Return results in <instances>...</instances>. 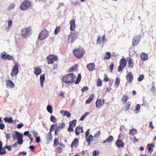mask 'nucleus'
I'll return each instance as SVG.
<instances>
[{"mask_svg":"<svg viewBox=\"0 0 156 156\" xmlns=\"http://www.w3.org/2000/svg\"><path fill=\"white\" fill-rule=\"evenodd\" d=\"M100 131H99L97 133L95 134L93 137L95 138H97L100 135Z\"/></svg>","mask_w":156,"mask_h":156,"instance_id":"51","label":"nucleus"},{"mask_svg":"<svg viewBox=\"0 0 156 156\" xmlns=\"http://www.w3.org/2000/svg\"><path fill=\"white\" fill-rule=\"evenodd\" d=\"M45 75L42 74L41 75L40 77V84L41 87H43L44 86V82L45 80Z\"/></svg>","mask_w":156,"mask_h":156,"instance_id":"23","label":"nucleus"},{"mask_svg":"<svg viewBox=\"0 0 156 156\" xmlns=\"http://www.w3.org/2000/svg\"><path fill=\"white\" fill-rule=\"evenodd\" d=\"M53 54H51L48 56L47 59L48 61L47 63L48 64H52L53 63Z\"/></svg>","mask_w":156,"mask_h":156,"instance_id":"18","label":"nucleus"},{"mask_svg":"<svg viewBox=\"0 0 156 156\" xmlns=\"http://www.w3.org/2000/svg\"><path fill=\"white\" fill-rule=\"evenodd\" d=\"M113 66H114V64L113 63H112L109 66V68L110 69V72H112V71L113 69Z\"/></svg>","mask_w":156,"mask_h":156,"instance_id":"55","label":"nucleus"},{"mask_svg":"<svg viewBox=\"0 0 156 156\" xmlns=\"http://www.w3.org/2000/svg\"><path fill=\"white\" fill-rule=\"evenodd\" d=\"M88 89V88L87 87L85 86L83 87V88L81 90L82 92H84L85 91L87 90Z\"/></svg>","mask_w":156,"mask_h":156,"instance_id":"54","label":"nucleus"},{"mask_svg":"<svg viewBox=\"0 0 156 156\" xmlns=\"http://www.w3.org/2000/svg\"><path fill=\"white\" fill-rule=\"evenodd\" d=\"M10 135V133H8L5 135V137L6 138V139L7 140H10L11 138Z\"/></svg>","mask_w":156,"mask_h":156,"instance_id":"50","label":"nucleus"},{"mask_svg":"<svg viewBox=\"0 0 156 156\" xmlns=\"http://www.w3.org/2000/svg\"><path fill=\"white\" fill-rule=\"evenodd\" d=\"M115 144L118 147H123L124 144L121 140H118L115 142Z\"/></svg>","mask_w":156,"mask_h":156,"instance_id":"21","label":"nucleus"},{"mask_svg":"<svg viewBox=\"0 0 156 156\" xmlns=\"http://www.w3.org/2000/svg\"><path fill=\"white\" fill-rule=\"evenodd\" d=\"M63 151V149L60 147H57L55 149V152L57 153H59Z\"/></svg>","mask_w":156,"mask_h":156,"instance_id":"39","label":"nucleus"},{"mask_svg":"<svg viewBox=\"0 0 156 156\" xmlns=\"http://www.w3.org/2000/svg\"><path fill=\"white\" fill-rule=\"evenodd\" d=\"M53 60L57 61L58 60V58L57 55L53 54Z\"/></svg>","mask_w":156,"mask_h":156,"instance_id":"62","label":"nucleus"},{"mask_svg":"<svg viewBox=\"0 0 156 156\" xmlns=\"http://www.w3.org/2000/svg\"><path fill=\"white\" fill-rule=\"evenodd\" d=\"M144 78V76L143 75H141L139 77L137 78V80L139 81H141Z\"/></svg>","mask_w":156,"mask_h":156,"instance_id":"49","label":"nucleus"},{"mask_svg":"<svg viewBox=\"0 0 156 156\" xmlns=\"http://www.w3.org/2000/svg\"><path fill=\"white\" fill-rule=\"evenodd\" d=\"M126 77L127 81L129 83L132 82L133 80V75L131 72H128Z\"/></svg>","mask_w":156,"mask_h":156,"instance_id":"14","label":"nucleus"},{"mask_svg":"<svg viewBox=\"0 0 156 156\" xmlns=\"http://www.w3.org/2000/svg\"><path fill=\"white\" fill-rule=\"evenodd\" d=\"M87 68L89 71H92L95 69V65L94 63H90L87 65Z\"/></svg>","mask_w":156,"mask_h":156,"instance_id":"16","label":"nucleus"},{"mask_svg":"<svg viewBox=\"0 0 156 156\" xmlns=\"http://www.w3.org/2000/svg\"><path fill=\"white\" fill-rule=\"evenodd\" d=\"M18 68L19 66L17 65H15L13 67L11 73V76H15L17 75L19 72Z\"/></svg>","mask_w":156,"mask_h":156,"instance_id":"10","label":"nucleus"},{"mask_svg":"<svg viewBox=\"0 0 156 156\" xmlns=\"http://www.w3.org/2000/svg\"><path fill=\"white\" fill-rule=\"evenodd\" d=\"M137 133V131L135 129H132L129 130V134L131 136H135Z\"/></svg>","mask_w":156,"mask_h":156,"instance_id":"28","label":"nucleus"},{"mask_svg":"<svg viewBox=\"0 0 156 156\" xmlns=\"http://www.w3.org/2000/svg\"><path fill=\"white\" fill-rule=\"evenodd\" d=\"M17 142H15L14 144L12 145V147H16L19 144H20V140H16Z\"/></svg>","mask_w":156,"mask_h":156,"instance_id":"48","label":"nucleus"},{"mask_svg":"<svg viewBox=\"0 0 156 156\" xmlns=\"http://www.w3.org/2000/svg\"><path fill=\"white\" fill-rule=\"evenodd\" d=\"M42 70L40 67L37 66L34 68V73L36 75H38L41 73Z\"/></svg>","mask_w":156,"mask_h":156,"instance_id":"13","label":"nucleus"},{"mask_svg":"<svg viewBox=\"0 0 156 156\" xmlns=\"http://www.w3.org/2000/svg\"><path fill=\"white\" fill-rule=\"evenodd\" d=\"M5 127V125L3 123H0V129H3Z\"/></svg>","mask_w":156,"mask_h":156,"instance_id":"60","label":"nucleus"},{"mask_svg":"<svg viewBox=\"0 0 156 156\" xmlns=\"http://www.w3.org/2000/svg\"><path fill=\"white\" fill-rule=\"evenodd\" d=\"M147 57L148 55L144 52H142L140 55L141 59L144 61L147 60Z\"/></svg>","mask_w":156,"mask_h":156,"instance_id":"29","label":"nucleus"},{"mask_svg":"<svg viewBox=\"0 0 156 156\" xmlns=\"http://www.w3.org/2000/svg\"><path fill=\"white\" fill-rule=\"evenodd\" d=\"M47 110L48 112L50 114L52 113V106L49 105H48L47 107Z\"/></svg>","mask_w":156,"mask_h":156,"instance_id":"36","label":"nucleus"},{"mask_svg":"<svg viewBox=\"0 0 156 156\" xmlns=\"http://www.w3.org/2000/svg\"><path fill=\"white\" fill-rule=\"evenodd\" d=\"M102 85V80H100V79H98L97 85V86L100 87Z\"/></svg>","mask_w":156,"mask_h":156,"instance_id":"44","label":"nucleus"},{"mask_svg":"<svg viewBox=\"0 0 156 156\" xmlns=\"http://www.w3.org/2000/svg\"><path fill=\"white\" fill-rule=\"evenodd\" d=\"M104 80L106 81H107L109 80V79H108V76L106 74H105L104 75Z\"/></svg>","mask_w":156,"mask_h":156,"instance_id":"61","label":"nucleus"},{"mask_svg":"<svg viewBox=\"0 0 156 156\" xmlns=\"http://www.w3.org/2000/svg\"><path fill=\"white\" fill-rule=\"evenodd\" d=\"M69 24L70 25V30L72 31L74 30L76 27L75 20H73L70 21L69 22Z\"/></svg>","mask_w":156,"mask_h":156,"instance_id":"22","label":"nucleus"},{"mask_svg":"<svg viewBox=\"0 0 156 156\" xmlns=\"http://www.w3.org/2000/svg\"><path fill=\"white\" fill-rule=\"evenodd\" d=\"M59 126H60L61 129L64 128L65 126V123L63 122L62 124H59Z\"/></svg>","mask_w":156,"mask_h":156,"instance_id":"57","label":"nucleus"},{"mask_svg":"<svg viewBox=\"0 0 156 156\" xmlns=\"http://www.w3.org/2000/svg\"><path fill=\"white\" fill-rule=\"evenodd\" d=\"M154 147V145L151 144H148L147 146V148L148 149V151L150 153H151L153 151Z\"/></svg>","mask_w":156,"mask_h":156,"instance_id":"26","label":"nucleus"},{"mask_svg":"<svg viewBox=\"0 0 156 156\" xmlns=\"http://www.w3.org/2000/svg\"><path fill=\"white\" fill-rule=\"evenodd\" d=\"M85 51L81 48H79L74 50L73 51V53L75 56L78 58L82 57L84 54Z\"/></svg>","mask_w":156,"mask_h":156,"instance_id":"6","label":"nucleus"},{"mask_svg":"<svg viewBox=\"0 0 156 156\" xmlns=\"http://www.w3.org/2000/svg\"><path fill=\"white\" fill-rule=\"evenodd\" d=\"M63 116H66L68 117L69 118L71 116V114L68 111H65V112L64 114L63 115Z\"/></svg>","mask_w":156,"mask_h":156,"instance_id":"41","label":"nucleus"},{"mask_svg":"<svg viewBox=\"0 0 156 156\" xmlns=\"http://www.w3.org/2000/svg\"><path fill=\"white\" fill-rule=\"evenodd\" d=\"M126 65V60L125 58H122L119 61V65L118 67L119 72L122 71L125 68Z\"/></svg>","mask_w":156,"mask_h":156,"instance_id":"7","label":"nucleus"},{"mask_svg":"<svg viewBox=\"0 0 156 156\" xmlns=\"http://www.w3.org/2000/svg\"><path fill=\"white\" fill-rule=\"evenodd\" d=\"M131 104V102H128L126 104V109L127 110L129 109L130 108V105Z\"/></svg>","mask_w":156,"mask_h":156,"instance_id":"52","label":"nucleus"},{"mask_svg":"<svg viewBox=\"0 0 156 156\" xmlns=\"http://www.w3.org/2000/svg\"><path fill=\"white\" fill-rule=\"evenodd\" d=\"M78 32H71L68 36V42L73 43L77 38Z\"/></svg>","mask_w":156,"mask_h":156,"instance_id":"4","label":"nucleus"},{"mask_svg":"<svg viewBox=\"0 0 156 156\" xmlns=\"http://www.w3.org/2000/svg\"><path fill=\"white\" fill-rule=\"evenodd\" d=\"M46 138L49 142L52 141L53 138L51 133L49 132L46 135Z\"/></svg>","mask_w":156,"mask_h":156,"instance_id":"30","label":"nucleus"},{"mask_svg":"<svg viewBox=\"0 0 156 156\" xmlns=\"http://www.w3.org/2000/svg\"><path fill=\"white\" fill-rule=\"evenodd\" d=\"M6 87L7 88H12L14 87V84L10 80H6Z\"/></svg>","mask_w":156,"mask_h":156,"instance_id":"17","label":"nucleus"},{"mask_svg":"<svg viewBox=\"0 0 156 156\" xmlns=\"http://www.w3.org/2000/svg\"><path fill=\"white\" fill-rule=\"evenodd\" d=\"M76 78V76L71 73L66 75L63 77L62 81L64 82L66 84L72 83L75 82V79Z\"/></svg>","mask_w":156,"mask_h":156,"instance_id":"1","label":"nucleus"},{"mask_svg":"<svg viewBox=\"0 0 156 156\" xmlns=\"http://www.w3.org/2000/svg\"><path fill=\"white\" fill-rule=\"evenodd\" d=\"M81 79V74L80 73L78 74V76L77 77V79L76 80L75 82V83L76 84H77L79 83L80 82Z\"/></svg>","mask_w":156,"mask_h":156,"instance_id":"37","label":"nucleus"},{"mask_svg":"<svg viewBox=\"0 0 156 156\" xmlns=\"http://www.w3.org/2000/svg\"><path fill=\"white\" fill-rule=\"evenodd\" d=\"M54 144L55 145H57L59 144V143L58 142V140L56 138H55L54 141Z\"/></svg>","mask_w":156,"mask_h":156,"instance_id":"63","label":"nucleus"},{"mask_svg":"<svg viewBox=\"0 0 156 156\" xmlns=\"http://www.w3.org/2000/svg\"><path fill=\"white\" fill-rule=\"evenodd\" d=\"M4 119L5 122L9 123H12L13 122V120L11 117H5L4 118Z\"/></svg>","mask_w":156,"mask_h":156,"instance_id":"32","label":"nucleus"},{"mask_svg":"<svg viewBox=\"0 0 156 156\" xmlns=\"http://www.w3.org/2000/svg\"><path fill=\"white\" fill-rule=\"evenodd\" d=\"M133 59L129 57L128 58V65L129 67L132 68L133 67Z\"/></svg>","mask_w":156,"mask_h":156,"instance_id":"24","label":"nucleus"},{"mask_svg":"<svg viewBox=\"0 0 156 156\" xmlns=\"http://www.w3.org/2000/svg\"><path fill=\"white\" fill-rule=\"evenodd\" d=\"M111 56V55L108 52H107L105 54V56H104V58L105 59H109Z\"/></svg>","mask_w":156,"mask_h":156,"instance_id":"40","label":"nucleus"},{"mask_svg":"<svg viewBox=\"0 0 156 156\" xmlns=\"http://www.w3.org/2000/svg\"><path fill=\"white\" fill-rule=\"evenodd\" d=\"M86 140L88 143L87 145L90 146L93 140L94 137L91 135H90L87 137H86Z\"/></svg>","mask_w":156,"mask_h":156,"instance_id":"15","label":"nucleus"},{"mask_svg":"<svg viewBox=\"0 0 156 156\" xmlns=\"http://www.w3.org/2000/svg\"><path fill=\"white\" fill-rule=\"evenodd\" d=\"M134 140H133V141H132V142H133V143L134 144H135V143L136 142H138V139H137L135 137H134Z\"/></svg>","mask_w":156,"mask_h":156,"instance_id":"64","label":"nucleus"},{"mask_svg":"<svg viewBox=\"0 0 156 156\" xmlns=\"http://www.w3.org/2000/svg\"><path fill=\"white\" fill-rule=\"evenodd\" d=\"M57 124H54L51 125L50 127V131L49 132L51 133V132H52L54 130L55 126H57Z\"/></svg>","mask_w":156,"mask_h":156,"instance_id":"47","label":"nucleus"},{"mask_svg":"<svg viewBox=\"0 0 156 156\" xmlns=\"http://www.w3.org/2000/svg\"><path fill=\"white\" fill-rule=\"evenodd\" d=\"M60 28L59 27H56L55 28V31L54 33L55 34H57L60 31Z\"/></svg>","mask_w":156,"mask_h":156,"instance_id":"42","label":"nucleus"},{"mask_svg":"<svg viewBox=\"0 0 156 156\" xmlns=\"http://www.w3.org/2000/svg\"><path fill=\"white\" fill-rule=\"evenodd\" d=\"M127 99L128 97L126 95H124L122 96L121 100L122 101L123 103H125L127 102Z\"/></svg>","mask_w":156,"mask_h":156,"instance_id":"35","label":"nucleus"},{"mask_svg":"<svg viewBox=\"0 0 156 156\" xmlns=\"http://www.w3.org/2000/svg\"><path fill=\"white\" fill-rule=\"evenodd\" d=\"M8 28H9L11 27L12 25V21L11 20H9L8 22Z\"/></svg>","mask_w":156,"mask_h":156,"instance_id":"53","label":"nucleus"},{"mask_svg":"<svg viewBox=\"0 0 156 156\" xmlns=\"http://www.w3.org/2000/svg\"><path fill=\"white\" fill-rule=\"evenodd\" d=\"M140 108V105L139 104H137L136 106V108L134 110V112L136 114H137L139 112Z\"/></svg>","mask_w":156,"mask_h":156,"instance_id":"34","label":"nucleus"},{"mask_svg":"<svg viewBox=\"0 0 156 156\" xmlns=\"http://www.w3.org/2000/svg\"><path fill=\"white\" fill-rule=\"evenodd\" d=\"M21 35L23 38H27L31 35L32 33V30L31 27H28L23 29L22 30Z\"/></svg>","mask_w":156,"mask_h":156,"instance_id":"2","label":"nucleus"},{"mask_svg":"<svg viewBox=\"0 0 156 156\" xmlns=\"http://www.w3.org/2000/svg\"><path fill=\"white\" fill-rule=\"evenodd\" d=\"M104 100H101L100 99H98L96 101V106L98 108H101L105 103Z\"/></svg>","mask_w":156,"mask_h":156,"instance_id":"12","label":"nucleus"},{"mask_svg":"<svg viewBox=\"0 0 156 156\" xmlns=\"http://www.w3.org/2000/svg\"><path fill=\"white\" fill-rule=\"evenodd\" d=\"M2 58L3 59L11 60L13 59V57L10 55L6 54L5 52L1 53Z\"/></svg>","mask_w":156,"mask_h":156,"instance_id":"11","label":"nucleus"},{"mask_svg":"<svg viewBox=\"0 0 156 156\" xmlns=\"http://www.w3.org/2000/svg\"><path fill=\"white\" fill-rule=\"evenodd\" d=\"M2 142L0 141V154L3 155L6 153V151L5 148H2Z\"/></svg>","mask_w":156,"mask_h":156,"instance_id":"25","label":"nucleus"},{"mask_svg":"<svg viewBox=\"0 0 156 156\" xmlns=\"http://www.w3.org/2000/svg\"><path fill=\"white\" fill-rule=\"evenodd\" d=\"M113 140V137L112 136H110L105 140L103 141V143H110Z\"/></svg>","mask_w":156,"mask_h":156,"instance_id":"27","label":"nucleus"},{"mask_svg":"<svg viewBox=\"0 0 156 156\" xmlns=\"http://www.w3.org/2000/svg\"><path fill=\"white\" fill-rule=\"evenodd\" d=\"M73 127L69 126L68 129V131L69 132L73 131Z\"/></svg>","mask_w":156,"mask_h":156,"instance_id":"56","label":"nucleus"},{"mask_svg":"<svg viewBox=\"0 0 156 156\" xmlns=\"http://www.w3.org/2000/svg\"><path fill=\"white\" fill-rule=\"evenodd\" d=\"M31 5V2L27 0H25L21 5L20 9L23 11H25L30 8Z\"/></svg>","mask_w":156,"mask_h":156,"instance_id":"3","label":"nucleus"},{"mask_svg":"<svg viewBox=\"0 0 156 156\" xmlns=\"http://www.w3.org/2000/svg\"><path fill=\"white\" fill-rule=\"evenodd\" d=\"M79 145V140L78 139H75L72 142L70 146L71 147H73L74 146L77 147Z\"/></svg>","mask_w":156,"mask_h":156,"instance_id":"20","label":"nucleus"},{"mask_svg":"<svg viewBox=\"0 0 156 156\" xmlns=\"http://www.w3.org/2000/svg\"><path fill=\"white\" fill-rule=\"evenodd\" d=\"M15 7V4L14 3H12L10 4L7 8L8 10H10L11 9H13Z\"/></svg>","mask_w":156,"mask_h":156,"instance_id":"43","label":"nucleus"},{"mask_svg":"<svg viewBox=\"0 0 156 156\" xmlns=\"http://www.w3.org/2000/svg\"><path fill=\"white\" fill-rule=\"evenodd\" d=\"M83 127H80L79 126L76 127L75 129V133L76 135V136H78L79 135L80 133H83Z\"/></svg>","mask_w":156,"mask_h":156,"instance_id":"19","label":"nucleus"},{"mask_svg":"<svg viewBox=\"0 0 156 156\" xmlns=\"http://www.w3.org/2000/svg\"><path fill=\"white\" fill-rule=\"evenodd\" d=\"M120 83V80L117 77L116 78V80L115 82V86H116L117 87H118V86Z\"/></svg>","mask_w":156,"mask_h":156,"instance_id":"45","label":"nucleus"},{"mask_svg":"<svg viewBox=\"0 0 156 156\" xmlns=\"http://www.w3.org/2000/svg\"><path fill=\"white\" fill-rule=\"evenodd\" d=\"M89 112H85L84 114L80 118V121L83 120L84 119L86 118V117L89 115Z\"/></svg>","mask_w":156,"mask_h":156,"instance_id":"38","label":"nucleus"},{"mask_svg":"<svg viewBox=\"0 0 156 156\" xmlns=\"http://www.w3.org/2000/svg\"><path fill=\"white\" fill-rule=\"evenodd\" d=\"M141 37V35L140 34L134 37L133 40V45L136 46L138 45L140 41Z\"/></svg>","mask_w":156,"mask_h":156,"instance_id":"9","label":"nucleus"},{"mask_svg":"<svg viewBox=\"0 0 156 156\" xmlns=\"http://www.w3.org/2000/svg\"><path fill=\"white\" fill-rule=\"evenodd\" d=\"M101 40L100 37H98L97 38V43L99 44H101Z\"/></svg>","mask_w":156,"mask_h":156,"instance_id":"58","label":"nucleus"},{"mask_svg":"<svg viewBox=\"0 0 156 156\" xmlns=\"http://www.w3.org/2000/svg\"><path fill=\"white\" fill-rule=\"evenodd\" d=\"M48 35V31L46 29H44L40 33L38 39L41 41H43L46 38Z\"/></svg>","mask_w":156,"mask_h":156,"instance_id":"5","label":"nucleus"},{"mask_svg":"<svg viewBox=\"0 0 156 156\" xmlns=\"http://www.w3.org/2000/svg\"><path fill=\"white\" fill-rule=\"evenodd\" d=\"M50 120L51 121L54 122V123L56 122V119L55 118V116L52 115H51V117Z\"/></svg>","mask_w":156,"mask_h":156,"instance_id":"46","label":"nucleus"},{"mask_svg":"<svg viewBox=\"0 0 156 156\" xmlns=\"http://www.w3.org/2000/svg\"><path fill=\"white\" fill-rule=\"evenodd\" d=\"M94 96L93 94L90 95L89 98L86 101V103L87 104L90 103L93 100Z\"/></svg>","mask_w":156,"mask_h":156,"instance_id":"33","label":"nucleus"},{"mask_svg":"<svg viewBox=\"0 0 156 156\" xmlns=\"http://www.w3.org/2000/svg\"><path fill=\"white\" fill-rule=\"evenodd\" d=\"M65 92H62V91H61V92L59 94V96L60 97H62L63 98H64V94Z\"/></svg>","mask_w":156,"mask_h":156,"instance_id":"59","label":"nucleus"},{"mask_svg":"<svg viewBox=\"0 0 156 156\" xmlns=\"http://www.w3.org/2000/svg\"><path fill=\"white\" fill-rule=\"evenodd\" d=\"M11 135L13 141L20 140V133L16 131H13Z\"/></svg>","mask_w":156,"mask_h":156,"instance_id":"8","label":"nucleus"},{"mask_svg":"<svg viewBox=\"0 0 156 156\" xmlns=\"http://www.w3.org/2000/svg\"><path fill=\"white\" fill-rule=\"evenodd\" d=\"M76 122L77 120L76 119H74L69 122V126L73 127H74L76 126Z\"/></svg>","mask_w":156,"mask_h":156,"instance_id":"31","label":"nucleus"}]
</instances>
